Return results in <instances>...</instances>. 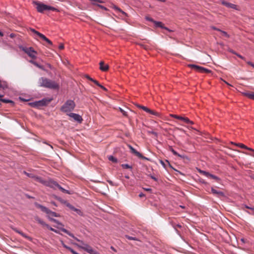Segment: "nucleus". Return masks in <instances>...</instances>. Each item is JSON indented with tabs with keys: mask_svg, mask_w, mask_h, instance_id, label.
Here are the masks:
<instances>
[{
	"mask_svg": "<svg viewBox=\"0 0 254 254\" xmlns=\"http://www.w3.org/2000/svg\"><path fill=\"white\" fill-rule=\"evenodd\" d=\"M38 86L51 89H59L60 88L58 83L46 77H40L38 81Z\"/></svg>",
	"mask_w": 254,
	"mask_h": 254,
	"instance_id": "1",
	"label": "nucleus"
},
{
	"mask_svg": "<svg viewBox=\"0 0 254 254\" xmlns=\"http://www.w3.org/2000/svg\"><path fill=\"white\" fill-rule=\"evenodd\" d=\"M33 4L36 5L37 11L39 13H44L45 11L52 10L59 12V10L53 6L45 4L39 1H33Z\"/></svg>",
	"mask_w": 254,
	"mask_h": 254,
	"instance_id": "2",
	"label": "nucleus"
},
{
	"mask_svg": "<svg viewBox=\"0 0 254 254\" xmlns=\"http://www.w3.org/2000/svg\"><path fill=\"white\" fill-rule=\"evenodd\" d=\"M34 204L37 208H40L42 211L45 212L46 214H47L48 215V218H49L50 220L51 218V216L56 217H60V214L51 211L47 207L44 206L40 204L35 202Z\"/></svg>",
	"mask_w": 254,
	"mask_h": 254,
	"instance_id": "3",
	"label": "nucleus"
},
{
	"mask_svg": "<svg viewBox=\"0 0 254 254\" xmlns=\"http://www.w3.org/2000/svg\"><path fill=\"white\" fill-rule=\"evenodd\" d=\"M75 104L73 101L68 100L61 107V111L67 113L72 111L75 108Z\"/></svg>",
	"mask_w": 254,
	"mask_h": 254,
	"instance_id": "4",
	"label": "nucleus"
},
{
	"mask_svg": "<svg viewBox=\"0 0 254 254\" xmlns=\"http://www.w3.org/2000/svg\"><path fill=\"white\" fill-rule=\"evenodd\" d=\"M50 185V186H49V187L52 188L54 190L59 189L63 193H67V194H71V192L70 191L64 189L57 182L54 181L53 180H51Z\"/></svg>",
	"mask_w": 254,
	"mask_h": 254,
	"instance_id": "5",
	"label": "nucleus"
},
{
	"mask_svg": "<svg viewBox=\"0 0 254 254\" xmlns=\"http://www.w3.org/2000/svg\"><path fill=\"white\" fill-rule=\"evenodd\" d=\"M29 30L32 32L36 36H38L39 38L42 39L43 40L46 42L48 44L51 46H53V43L49 39H48L44 35L36 31L32 28H29Z\"/></svg>",
	"mask_w": 254,
	"mask_h": 254,
	"instance_id": "6",
	"label": "nucleus"
},
{
	"mask_svg": "<svg viewBox=\"0 0 254 254\" xmlns=\"http://www.w3.org/2000/svg\"><path fill=\"white\" fill-rule=\"evenodd\" d=\"M22 50L26 53L30 58L35 59L36 58L37 52L32 47H22Z\"/></svg>",
	"mask_w": 254,
	"mask_h": 254,
	"instance_id": "7",
	"label": "nucleus"
},
{
	"mask_svg": "<svg viewBox=\"0 0 254 254\" xmlns=\"http://www.w3.org/2000/svg\"><path fill=\"white\" fill-rule=\"evenodd\" d=\"M34 219L37 222H38L41 225L46 227L48 229H49V230H50L51 231H52L53 232H54L56 233L60 234L58 230L50 227L49 226V225L46 224L43 220L41 219L38 216H35Z\"/></svg>",
	"mask_w": 254,
	"mask_h": 254,
	"instance_id": "8",
	"label": "nucleus"
},
{
	"mask_svg": "<svg viewBox=\"0 0 254 254\" xmlns=\"http://www.w3.org/2000/svg\"><path fill=\"white\" fill-rule=\"evenodd\" d=\"M60 229L63 232L66 233V234H67L68 235H69V236H70L71 237L73 238L74 240H75L76 241L80 243V246H84V245H87V244L86 243H84L82 241L78 239L77 238L75 237L73 234L71 233H70L69 231H68V230H67L66 229H65V228H60Z\"/></svg>",
	"mask_w": 254,
	"mask_h": 254,
	"instance_id": "9",
	"label": "nucleus"
},
{
	"mask_svg": "<svg viewBox=\"0 0 254 254\" xmlns=\"http://www.w3.org/2000/svg\"><path fill=\"white\" fill-rule=\"evenodd\" d=\"M52 100V99L44 98L41 100L36 101V108H39L41 107L47 106Z\"/></svg>",
	"mask_w": 254,
	"mask_h": 254,
	"instance_id": "10",
	"label": "nucleus"
},
{
	"mask_svg": "<svg viewBox=\"0 0 254 254\" xmlns=\"http://www.w3.org/2000/svg\"><path fill=\"white\" fill-rule=\"evenodd\" d=\"M76 246L84 250L85 251L89 253L90 254H93L94 252V250L92 248V247L88 245H84V246H81L79 245V244L76 243H73Z\"/></svg>",
	"mask_w": 254,
	"mask_h": 254,
	"instance_id": "11",
	"label": "nucleus"
},
{
	"mask_svg": "<svg viewBox=\"0 0 254 254\" xmlns=\"http://www.w3.org/2000/svg\"><path fill=\"white\" fill-rule=\"evenodd\" d=\"M127 146L128 148L130 149V151L132 154H134L135 156H137L139 158H141L144 160H148V159L147 157L143 156L140 153L136 150L131 145H128Z\"/></svg>",
	"mask_w": 254,
	"mask_h": 254,
	"instance_id": "12",
	"label": "nucleus"
},
{
	"mask_svg": "<svg viewBox=\"0 0 254 254\" xmlns=\"http://www.w3.org/2000/svg\"><path fill=\"white\" fill-rule=\"evenodd\" d=\"M34 180L35 181L40 183L47 187H49V186H50V184L51 182V180L52 179H49L48 180H44L40 177L35 176L34 177Z\"/></svg>",
	"mask_w": 254,
	"mask_h": 254,
	"instance_id": "13",
	"label": "nucleus"
},
{
	"mask_svg": "<svg viewBox=\"0 0 254 254\" xmlns=\"http://www.w3.org/2000/svg\"><path fill=\"white\" fill-rule=\"evenodd\" d=\"M241 209L249 214L254 215V206L250 207L246 204H242Z\"/></svg>",
	"mask_w": 254,
	"mask_h": 254,
	"instance_id": "14",
	"label": "nucleus"
},
{
	"mask_svg": "<svg viewBox=\"0 0 254 254\" xmlns=\"http://www.w3.org/2000/svg\"><path fill=\"white\" fill-rule=\"evenodd\" d=\"M171 116L174 118L182 120L187 124H193V122L190 120L188 118L183 117L177 115H172Z\"/></svg>",
	"mask_w": 254,
	"mask_h": 254,
	"instance_id": "15",
	"label": "nucleus"
},
{
	"mask_svg": "<svg viewBox=\"0 0 254 254\" xmlns=\"http://www.w3.org/2000/svg\"><path fill=\"white\" fill-rule=\"evenodd\" d=\"M68 115L73 118L74 121H76L78 123H81L82 121H83L82 117L77 114L70 113L68 114Z\"/></svg>",
	"mask_w": 254,
	"mask_h": 254,
	"instance_id": "16",
	"label": "nucleus"
},
{
	"mask_svg": "<svg viewBox=\"0 0 254 254\" xmlns=\"http://www.w3.org/2000/svg\"><path fill=\"white\" fill-rule=\"evenodd\" d=\"M202 173L207 177H209L211 179L215 180L217 182H219L220 181V179L219 178H218L216 176H215L209 173V172L203 171H202Z\"/></svg>",
	"mask_w": 254,
	"mask_h": 254,
	"instance_id": "17",
	"label": "nucleus"
},
{
	"mask_svg": "<svg viewBox=\"0 0 254 254\" xmlns=\"http://www.w3.org/2000/svg\"><path fill=\"white\" fill-rule=\"evenodd\" d=\"M211 190L212 193L218 197H221L225 196V193L221 191L217 190H216L214 189L213 188H211Z\"/></svg>",
	"mask_w": 254,
	"mask_h": 254,
	"instance_id": "18",
	"label": "nucleus"
},
{
	"mask_svg": "<svg viewBox=\"0 0 254 254\" xmlns=\"http://www.w3.org/2000/svg\"><path fill=\"white\" fill-rule=\"evenodd\" d=\"M221 3L223 5H225V6L228 7V8H233V9H236V7H237V5L234 4H233V3H230L229 2H227L225 0H222L221 1Z\"/></svg>",
	"mask_w": 254,
	"mask_h": 254,
	"instance_id": "19",
	"label": "nucleus"
},
{
	"mask_svg": "<svg viewBox=\"0 0 254 254\" xmlns=\"http://www.w3.org/2000/svg\"><path fill=\"white\" fill-rule=\"evenodd\" d=\"M100 65V69L103 71H106L109 69V65L108 64H105L104 62H100L99 63Z\"/></svg>",
	"mask_w": 254,
	"mask_h": 254,
	"instance_id": "20",
	"label": "nucleus"
},
{
	"mask_svg": "<svg viewBox=\"0 0 254 254\" xmlns=\"http://www.w3.org/2000/svg\"><path fill=\"white\" fill-rule=\"evenodd\" d=\"M188 66L194 69V70L201 72V70H202V66H200L196 64H188Z\"/></svg>",
	"mask_w": 254,
	"mask_h": 254,
	"instance_id": "21",
	"label": "nucleus"
},
{
	"mask_svg": "<svg viewBox=\"0 0 254 254\" xmlns=\"http://www.w3.org/2000/svg\"><path fill=\"white\" fill-rule=\"evenodd\" d=\"M154 24L155 26L157 27H160L162 29H165L168 30V28L167 27H165L163 26V24L161 22L154 21Z\"/></svg>",
	"mask_w": 254,
	"mask_h": 254,
	"instance_id": "22",
	"label": "nucleus"
},
{
	"mask_svg": "<svg viewBox=\"0 0 254 254\" xmlns=\"http://www.w3.org/2000/svg\"><path fill=\"white\" fill-rule=\"evenodd\" d=\"M10 228L13 230L15 232L19 234L21 236H22V237H24V238H27V236L24 233H23L22 231H19L18 230L17 228H15V227H13L12 226H11Z\"/></svg>",
	"mask_w": 254,
	"mask_h": 254,
	"instance_id": "23",
	"label": "nucleus"
},
{
	"mask_svg": "<svg viewBox=\"0 0 254 254\" xmlns=\"http://www.w3.org/2000/svg\"><path fill=\"white\" fill-rule=\"evenodd\" d=\"M245 96L251 99L254 100V92H245L243 93Z\"/></svg>",
	"mask_w": 254,
	"mask_h": 254,
	"instance_id": "24",
	"label": "nucleus"
},
{
	"mask_svg": "<svg viewBox=\"0 0 254 254\" xmlns=\"http://www.w3.org/2000/svg\"><path fill=\"white\" fill-rule=\"evenodd\" d=\"M0 101L5 103H11L12 105H13L14 104L13 101L9 99L0 98Z\"/></svg>",
	"mask_w": 254,
	"mask_h": 254,
	"instance_id": "25",
	"label": "nucleus"
},
{
	"mask_svg": "<svg viewBox=\"0 0 254 254\" xmlns=\"http://www.w3.org/2000/svg\"><path fill=\"white\" fill-rule=\"evenodd\" d=\"M135 105L138 108L142 109L143 110H144V111H145L146 112H147L148 111H149V109L147 108L146 107H145V106H142V105H140L137 104H136Z\"/></svg>",
	"mask_w": 254,
	"mask_h": 254,
	"instance_id": "26",
	"label": "nucleus"
},
{
	"mask_svg": "<svg viewBox=\"0 0 254 254\" xmlns=\"http://www.w3.org/2000/svg\"><path fill=\"white\" fill-rule=\"evenodd\" d=\"M7 87V85L6 82L0 80V88L4 89Z\"/></svg>",
	"mask_w": 254,
	"mask_h": 254,
	"instance_id": "27",
	"label": "nucleus"
},
{
	"mask_svg": "<svg viewBox=\"0 0 254 254\" xmlns=\"http://www.w3.org/2000/svg\"><path fill=\"white\" fill-rule=\"evenodd\" d=\"M108 159L110 161H112V162H113L114 163H117L118 162V159L114 157L112 155L109 156L108 157Z\"/></svg>",
	"mask_w": 254,
	"mask_h": 254,
	"instance_id": "28",
	"label": "nucleus"
},
{
	"mask_svg": "<svg viewBox=\"0 0 254 254\" xmlns=\"http://www.w3.org/2000/svg\"><path fill=\"white\" fill-rule=\"evenodd\" d=\"M213 29L216 30H217V31H219L221 32L222 33V34L224 36H225L226 37H227V38H229V35L227 34V33L226 32L224 31H222V30H220L219 29H217V28H216L215 27H213Z\"/></svg>",
	"mask_w": 254,
	"mask_h": 254,
	"instance_id": "29",
	"label": "nucleus"
},
{
	"mask_svg": "<svg viewBox=\"0 0 254 254\" xmlns=\"http://www.w3.org/2000/svg\"><path fill=\"white\" fill-rule=\"evenodd\" d=\"M177 156H178L179 157H180V158L183 159H186L188 161L190 160V159L189 158V157L184 154H180L178 153V155H177Z\"/></svg>",
	"mask_w": 254,
	"mask_h": 254,
	"instance_id": "30",
	"label": "nucleus"
},
{
	"mask_svg": "<svg viewBox=\"0 0 254 254\" xmlns=\"http://www.w3.org/2000/svg\"><path fill=\"white\" fill-rule=\"evenodd\" d=\"M232 143L234 144L235 145H236L237 146H239V147H241L242 148L245 149L246 148H247V146H246L245 145H244L243 143H233V142H232Z\"/></svg>",
	"mask_w": 254,
	"mask_h": 254,
	"instance_id": "31",
	"label": "nucleus"
},
{
	"mask_svg": "<svg viewBox=\"0 0 254 254\" xmlns=\"http://www.w3.org/2000/svg\"><path fill=\"white\" fill-rule=\"evenodd\" d=\"M121 166L124 169H132V166H130L129 165L127 164H123L121 165Z\"/></svg>",
	"mask_w": 254,
	"mask_h": 254,
	"instance_id": "32",
	"label": "nucleus"
},
{
	"mask_svg": "<svg viewBox=\"0 0 254 254\" xmlns=\"http://www.w3.org/2000/svg\"><path fill=\"white\" fill-rule=\"evenodd\" d=\"M50 220L59 225L63 226V224L61 222H60V221H59L58 220H57L56 219L50 218Z\"/></svg>",
	"mask_w": 254,
	"mask_h": 254,
	"instance_id": "33",
	"label": "nucleus"
},
{
	"mask_svg": "<svg viewBox=\"0 0 254 254\" xmlns=\"http://www.w3.org/2000/svg\"><path fill=\"white\" fill-rule=\"evenodd\" d=\"M114 8H115V9H116V10L119 11V12H120L123 15H124L125 16H127V14L125 12L123 11L121 9H120L118 7L115 6Z\"/></svg>",
	"mask_w": 254,
	"mask_h": 254,
	"instance_id": "34",
	"label": "nucleus"
},
{
	"mask_svg": "<svg viewBox=\"0 0 254 254\" xmlns=\"http://www.w3.org/2000/svg\"><path fill=\"white\" fill-rule=\"evenodd\" d=\"M147 113H149L150 114L156 116H159V113L155 112L154 111L151 110L150 109H149V111H148Z\"/></svg>",
	"mask_w": 254,
	"mask_h": 254,
	"instance_id": "35",
	"label": "nucleus"
},
{
	"mask_svg": "<svg viewBox=\"0 0 254 254\" xmlns=\"http://www.w3.org/2000/svg\"><path fill=\"white\" fill-rule=\"evenodd\" d=\"M54 197L57 199V200H59L60 202H61L62 203H66V201L63 200L62 198H61V197H58L55 195H54Z\"/></svg>",
	"mask_w": 254,
	"mask_h": 254,
	"instance_id": "36",
	"label": "nucleus"
},
{
	"mask_svg": "<svg viewBox=\"0 0 254 254\" xmlns=\"http://www.w3.org/2000/svg\"><path fill=\"white\" fill-rule=\"evenodd\" d=\"M169 150L175 156H177L178 155V152L175 151L172 146H169Z\"/></svg>",
	"mask_w": 254,
	"mask_h": 254,
	"instance_id": "37",
	"label": "nucleus"
},
{
	"mask_svg": "<svg viewBox=\"0 0 254 254\" xmlns=\"http://www.w3.org/2000/svg\"><path fill=\"white\" fill-rule=\"evenodd\" d=\"M211 71L207 68H205L202 67V70H201V73H210Z\"/></svg>",
	"mask_w": 254,
	"mask_h": 254,
	"instance_id": "38",
	"label": "nucleus"
},
{
	"mask_svg": "<svg viewBox=\"0 0 254 254\" xmlns=\"http://www.w3.org/2000/svg\"><path fill=\"white\" fill-rule=\"evenodd\" d=\"M66 205L71 210H73V211H75V210L76 209V208H75L73 206H72V205H71L69 203H66Z\"/></svg>",
	"mask_w": 254,
	"mask_h": 254,
	"instance_id": "39",
	"label": "nucleus"
},
{
	"mask_svg": "<svg viewBox=\"0 0 254 254\" xmlns=\"http://www.w3.org/2000/svg\"><path fill=\"white\" fill-rule=\"evenodd\" d=\"M125 237H126V238H127V239H128L129 240H135V241L137 240V239L136 237L129 236L128 235H126Z\"/></svg>",
	"mask_w": 254,
	"mask_h": 254,
	"instance_id": "40",
	"label": "nucleus"
},
{
	"mask_svg": "<svg viewBox=\"0 0 254 254\" xmlns=\"http://www.w3.org/2000/svg\"><path fill=\"white\" fill-rule=\"evenodd\" d=\"M166 162L168 163L169 167H170L171 168L173 169V170H174L175 171L178 172V173H179L180 174H183L181 172H180L179 171H178L177 170H176L175 169H174L172 166V165L170 164V162H169L168 160H166Z\"/></svg>",
	"mask_w": 254,
	"mask_h": 254,
	"instance_id": "41",
	"label": "nucleus"
},
{
	"mask_svg": "<svg viewBox=\"0 0 254 254\" xmlns=\"http://www.w3.org/2000/svg\"><path fill=\"white\" fill-rule=\"evenodd\" d=\"M30 62L31 63H32V64H34L35 65H36V66L39 67V68H42V66L40 65L37 63H36V62L34 61H30Z\"/></svg>",
	"mask_w": 254,
	"mask_h": 254,
	"instance_id": "42",
	"label": "nucleus"
},
{
	"mask_svg": "<svg viewBox=\"0 0 254 254\" xmlns=\"http://www.w3.org/2000/svg\"><path fill=\"white\" fill-rule=\"evenodd\" d=\"M119 109H120V111H121V112L123 114V115L124 116H127V112L125 111L123 109H122V108H119Z\"/></svg>",
	"mask_w": 254,
	"mask_h": 254,
	"instance_id": "43",
	"label": "nucleus"
},
{
	"mask_svg": "<svg viewBox=\"0 0 254 254\" xmlns=\"http://www.w3.org/2000/svg\"><path fill=\"white\" fill-rule=\"evenodd\" d=\"M29 105L31 107L36 108V101L33 102L29 103Z\"/></svg>",
	"mask_w": 254,
	"mask_h": 254,
	"instance_id": "44",
	"label": "nucleus"
},
{
	"mask_svg": "<svg viewBox=\"0 0 254 254\" xmlns=\"http://www.w3.org/2000/svg\"><path fill=\"white\" fill-rule=\"evenodd\" d=\"M145 19L147 21L152 22L153 23H154V21H155L153 20V18H152L151 17H150L149 16H146Z\"/></svg>",
	"mask_w": 254,
	"mask_h": 254,
	"instance_id": "45",
	"label": "nucleus"
},
{
	"mask_svg": "<svg viewBox=\"0 0 254 254\" xmlns=\"http://www.w3.org/2000/svg\"><path fill=\"white\" fill-rule=\"evenodd\" d=\"M24 173L27 175V176H28L30 178H33L34 179V177H35L36 176H34L33 174H29V173H26V172H24Z\"/></svg>",
	"mask_w": 254,
	"mask_h": 254,
	"instance_id": "46",
	"label": "nucleus"
},
{
	"mask_svg": "<svg viewBox=\"0 0 254 254\" xmlns=\"http://www.w3.org/2000/svg\"><path fill=\"white\" fill-rule=\"evenodd\" d=\"M74 211L76 212L79 215H82V212L80 209L76 208Z\"/></svg>",
	"mask_w": 254,
	"mask_h": 254,
	"instance_id": "47",
	"label": "nucleus"
},
{
	"mask_svg": "<svg viewBox=\"0 0 254 254\" xmlns=\"http://www.w3.org/2000/svg\"><path fill=\"white\" fill-rule=\"evenodd\" d=\"M93 82H94L96 85H97L99 87H100L101 85V84H100L98 81L95 79H94Z\"/></svg>",
	"mask_w": 254,
	"mask_h": 254,
	"instance_id": "48",
	"label": "nucleus"
},
{
	"mask_svg": "<svg viewBox=\"0 0 254 254\" xmlns=\"http://www.w3.org/2000/svg\"><path fill=\"white\" fill-rule=\"evenodd\" d=\"M85 77H86L87 79H89V80H90V81H92V82H93V80H94V79H93L92 78L90 77L88 75H85Z\"/></svg>",
	"mask_w": 254,
	"mask_h": 254,
	"instance_id": "49",
	"label": "nucleus"
},
{
	"mask_svg": "<svg viewBox=\"0 0 254 254\" xmlns=\"http://www.w3.org/2000/svg\"><path fill=\"white\" fill-rule=\"evenodd\" d=\"M160 163L163 166L164 168H166V165L163 161H162V160H160Z\"/></svg>",
	"mask_w": 254,
	"mask_h": 254,
	"instance_id": "50",
	"label": "nucleus"
},
{
	"mask_svg": "<svg viewBox=\"0 0 254 254\" xmlns=\"http://www.w3.org/2000/svg\"><path fill=\"white\" fill-rule=\"evenodd\" d=\"M228 51L230 53H232V54H235V55L237 54V53H236V52H235L233 50H232V49H229Z\"/></svg>",
	"mask_w": 254,
	"mask_h": 254,
	"instance_id": "51",
	"label": "nucleus"
},
{
	"mask_svg": "<svg viewBox=\"0 0 254 254\" xmlns=\"http://www.w3.org/2000/svg\"><path fill=\"white\" fill-rule=\"evenodd\" d=\"M59 48L60 50H63L64 48V45L63 44H61L59 46Z\"/></svg>",
	"mask_w": 254,
	"mask_h": 254,
	"instance_id": "52",
	"label": "nucleus"
},
{
	"mask_svg": "<svg viewBox=\"0 0 254 254\" xmlns=\"http://www.w3.org/2000/svg\"><path fill=\"white\" fill-rule=\"evenodd\" d=\"M247 64L249 65H250L252 66V67H254V64L252 62H248Z\"/></svg>",
	"mask_w": 254,
	"mask_h": 254,
	"instance_id": "53",
	"label": "nucleus"
},
{
	"mask_svg": "<svg viewBox=\"0 0 254 254\" xmlns=\"http://www.w3.org/2000/svg\"><path fill=\"white\" fill-rule=\"evenodd\" d=\"M245 149L252 151L253 152H254L253 154H254V150L253 148H250V147H248V146H247V148H246Z\"/></svg>",
	"mask_w": 254,
	"mask_h": 254,
	"instance_id": "54",
	"label": "nucleus"
},
{
	"mask_svg": "<svg viewBox=\"0 0 254 254\" xmlns=\"http://www.w3.org/2000/svg\"><path fill=\"white\" fill-rule=\"evenodd\" d=\"M96 5L98 6L99 7L101 8L102 9H107L104 6L101 5H99V4H97V3H96Z\"/></svg>",
	"mask_w": 254,
	"mask_h": 254,
	"instance_id": "55",
	"label": "nucleus"
},
{
	"mask_svg": "<svg viewBox=\"0 0 254 254\" xmlns=\"http://www.w3.org/2000/svg\"><path fill=\"white\" fill-rule=\"evenodd\" d=\"M149 133H151V134H152L155 135V136H157V132H155V131H149Z\"/></svg>",
	"mask_w": 254,
	"mask_h": 254,
	"instance_id": "56",
	"label": "nucleus"
},
{
	"mask_svg": "<svg viewBox=\"0 0 254 254\" xmlns=\"http://www.w3.org/2000/svg\"><path fill=\"white\" fill-rule=\"evenodd\" d=\"M107 182L111 185V186H114L113 182L111 180H108Z\"/></svg>",
	"mask_w": 254,
	"mask_h": 254,
	"instance_id": "57",
	"label": "nucleus"
},
{
	"mask_svg": "<svg viewBox=\"0 0 254 254\" xmlns=\"http://www.w3.org/2000/svg\"><path fill=\"white\" fill-rule=\"evenodd\" d=\"M150 177L151 179H152L154 181H157V179L156 178H155V177H154L153 176H150Z\"/></svg>",
	"mask_w": 254,
	"mask_h": 254,
	"instance_id": "58",
	"label": "nucleus"
},
{
	"mask_svg": "<svg viewBox=\"0 0 254 254\" xmlns=\"http://www.w3.org/2000/svg\"><path fill=\"white\" fill-rule=\"evenodd\" d=\"M100 87L102 89H103L105 91H107V89L106 88H105L104 86H102V85L100 86Z\"/></svg>",
	"mask_w": 254,
	"mask_h": 254,
	"instance_id": "59",
	"label": "nucleus"
},
{
	"mask_svg": "<svg viewBox=\"0 0 254 254\" xmlns=\"http://www.w3.org/2000/svg\"><path fill=\"white\" fill-rule=\"evenodd\" d=\"M144 189L147 191H151L152 190L150 188H144Z\"/></svg>",
	"mask_w": 254,
	"mask_h": 254,
	"instance_id": "60",
	"label": "nucleus"
},
{
	"mask_svg": "<svg viewBox=\"0 0 254 254\" xmlns=\"http://www.w3.org/2000/svg\"><path fill=\"white\" fill-rule=\"evenodd\" d=\"M236 55L238 57H239L240 58H241V59H244V57H243L242 56H241V55H239V54H237H237H236Z\"/></svg>",
	"mask_w": 254,
	"mask_h": 254,
	"instance_id": "61",
	"label": "nucleus"
},
{
	"mask_svg": "<svg viewBox=\"0 0 254 254\" xmlns=\"http://www.w3.org/2000/svg\"><path fill=\"white\" fill-rule=\"evenodd\" d=\"M19 99H20V100H22V101H29L28 99H25L22 98L21 97H19Z\"/></svg>",
	"mask_w": 254,
	"mask_h": 254,
	"instance_id": "62",
	"label": "nucleus"
},
{
	"mask_svg": "<svg viewBox=\"0 0 254 254\" xmlns=\"http://www.w3.org/2000/svg\"><path fill=\"white\" fill-rule=\"evenodd\" d=\"M144 196H145V194H144V193H142V192H141V193H139V196L140 197H142Z\"/></svg>",
	"mask_w": 254,
	"mask_h": 254,
	"instance_id": "63",
	"label": "nucleus"
},
{
	"mask_svg": "<svg viewBox=\"0 0 254 254\" xmlns=\"http://www.w3.org/2000/svg\"><path fill=\"white\" fill-rule=\"evenodd\" d=\"M111 250H112L113 251H114V252H117L116 250V249H115V248H114V247H113V246H111Z\"/></svg>",
	"mask_w": 254,
	"mask_h": 254,
	"instance_id": "64",
	"label": "nucleus"
}]
</instances>
